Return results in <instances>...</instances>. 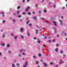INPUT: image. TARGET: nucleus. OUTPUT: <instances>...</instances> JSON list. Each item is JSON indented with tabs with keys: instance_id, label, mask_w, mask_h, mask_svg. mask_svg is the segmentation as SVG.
Segmentation results:
<instances>
[{
	"instance_id": "obj_1",
	"label": "nucleus",
	"mask_w": 67,
	"mask_h": 67,
	"mask_svg": "<svg viewBox=\"0 0 67 67\" xmlns=\"http://www.w3.org/2000/svg\"><path fill=\"white\" fill-rule=\"evenodd\" d=\"M20 30V32H23V28H22V27L21 28Z\"/></svg>"
},
{
	"instance_id": "obj_2",
	"label": "nucleus",
	"mask_w": 67,
	"mask_h": 67,
	"mask_svg": "<svg viewBox=\"0 0 67 67\" xmlns=\"http://www.w3.org/2000/svg\"><path fill=\"white\" fill-rule=\"evenodd\" d=\"M29 9H30V7H28V8H26L25 9V10L26 11H28V10H29Z\"/></svg>"
},
{
	"instance_id": "obj_3",
	"label": "nucleus",
	"mask_w": 67,
	"mask_h": 67,
	"mask_svg": "<svg viewBox=\"0 0 67 67\" xmlns=\"http://www.w3.org/2000/svg\"><path fill=\"white\" fill-rule=\"evenodd\" d=\"M54 24V25H57V24L56 23V22H54V21H53L52 22Z\"/></svg>"
},
{
	"instance_id": "obj_4",
	"label": "nucleus",
	"mask_w": 67,
	"mask_h": 67,
	"mask_svg": "<svg viewBox=\"0 0 67 67\" xmlns=\"http://www.w3.org/2000/svg\"><path fill=\"white\" fill-rule=\"evenodd\" d=\"M14 39L15 40H16L17 39H18V37L16 36L14 37Z\"/></svg>"
},
{
	"instance_id": "obj_5",
	"label": "nucleus",
	"mask_w": 67,
	"mask_h": 67,
	"mask_svg": "<svg viewBox=\"0 0 67 67\" xmlns=\"http://www.w3.org/2000/svg\"><path fill=\"white\" fill-rule=\"evenodd\" d=\"M51 20H55V18H53V17H51Z\"/></svg>"
},
{
	"instance_id": "obj_6",
	"label": "nucleus",
	"mask_w": 67,
	"mask_h": 67,
	"mask_svg": "<svg viewBox=\"0 0 67 67\" xmlns=\"http://www.w3.org/2000/svg\"><path fill=\"white\" fill-rule=\"evenodd\" d=\"M44 65L45 67H46L47 66V64H46L45 63H44Z\"/></svg>"
},
{
	"instance_id": "obj_7",
	"label": "nucleus",
	"mask_w": 67,
	"mask_h": 67,
	"mask_svg": "<svg viewBox=\"0 0 67 67\" xmlns=\"http://www.w3.org/2000/svg\"><path fill=\"white\" fill-rule=\"evenodd\" d=\"M5 35H4V34H3L2 35V37H3V38H4L5 37Z\"/></svg>"
},
{
	"instance_id": "obj_8",
	"label": "nucleus",
	"mask_w": 67,
	"mask_h": 67,
	"mask_svg": "<svg viewBox=\"0 0 67 67\" xmlns=\"http://www.w3.org/2000/svg\"><path fill=\"white\" fill-rule=\"evenodd\" d=\"M55 52H58V49L57 48H56V49H55Z\"/></svg>"
},
{
	"instance_id": "obj_9",
	"label": "nucleus",
	"mask_w": 67,
	"mask_h": 67,
	"mask_svg": "<svg viewBox=\"0 0 67 67\" xmlns=\"http://www.w3.org/2000/svg\"><path fill=\"white\" fill-rule=\"evenodd\" d=\"M32 13L34 15H35V14L36 13L34 12H32Z\"/></svg>"
},
{
	"instance_id": "obj_10",
	"label": "nucleus",
	"mask_w": 67,
	"mask_h": 67,
	"mask_svg": "<svg viewBox=\"0 0 67 67\" xmlns=\"http://www.w3.org/2000/svg\"><path fill=\"white\" fill-rule=\"evenodd\" d=\"M12 67H15V65L14 64H12Z\"/></svg>"
},
{
	"instance_id": "obj_11",
	"label": "nucleus",
	"mask_w": 67,
	"mask_h": 67,
	"mask_svg": "<svg viewBox=\"0 0 67 67\" xmlns=\"http://www.w3.org/2000/svg\"><path fill=\"white\" fill-rule=\"evenodd\" d=\"M38 56H39V57H41V54L40 53H38Z\"/></svg>"
},
{
	"instance_id": "obj_12",
	"label": "nucleus",
	"mask_w": 67,
	"mask_h": 67,
	"mask_svg": "<svg viewBox=\"0 0 67 67\" xmlns=\"http://www.w3.org/2000/svg\"><path fill=\"white\" fill-rule=\"evenodd\" d=\"M28 25L30 26V27H32V24H30Z\"/></svg>"
},
{
	"instance_id": "obj_13",
	"label": "nucleus",
	"mask_w": 67,
	"mask_h": 67,
	"mask_svg": "<svg viewBox=\"0 0 67 67\" xmlns=\"http://www.w3.org/2000/svg\"><path fill=\"white\" fill-rule=\"evenodd\" d=\"M22 13V14H23V15H25V13H24L23 12Z\"/></svg>"
},
{
	"instance_id": "obj_14",
	"label": "nucleus",
	"mask_w": 67,
	"mask_h": 67,
	"mask_svg": "<svg viewBox=\"0 0 67 67\" xmlns=\"http://www.w3.org/2000/svg\"><path fill=\"white\" fill-rule=\"evenodd\" d=\"M36 64H38V62L37 61H36Z\"/></svg>"
},
{
	"instance_id": "obj_15",
	"label": "nucleus",
	"mask_w": 67,
	"mask_h": 67,
	"mask_svg": "<svg viewBox=\"0 0 67 67\" xmlns=\"http://www.w3.org/2000/svg\"><path fill=\"white\" fill-rule=\"evenodd\" d=\"M20 37H21V38H23V36L21 35Z\"/></svg>"
},
{
	"instance_id": "obj_16",
	"label": "nucleus",
	"mask_w": 67,
	"mask_h": 67,
	"mask_svg": "<svg viewBox=\"0 0 67 67\" xmlns=\"http://www.w3.org/2000/svg\"><path fill=\"white\" fill-rule=\"evenodd\" d=\"M16 65L17 66H19V63H16Z\"/></svg>"
},
{
	"instance_id": "obj_17",
	"label": "nucleus",
	"mask_w": 67,
	"mask_h": 67,
	"mask_svg": "<svg viewBox=\"0 0 67 67\" xmlns=\"http://www.w3.org/2000/svg\"><path fill=\"white\" fill-rule=\"evenodd\" d=\"M40 20H44V19H43V18H40Z\"/></svg>"
},
{
	"instance_id": "obj_18",
	"label": "nucleus",
	"mask_w": 67,
	"mask_h": 67,
	"mask_svg": "<svg viewBox=\"0 0 67 67\" xmlns=\"http://www.w3.org/2000/svg\"><path fill=\"white\" fill-rule=\"evenodd\" d=\"M36 34H37V33H38V30H36Z\"/></svg>"
},
{
	"instance_id": "obj_19",
	"label": "nucleus",
	"mask_w": 67,
	"mask_h": 67,
	"mask_svg": "<svg viewBox=\"0 0 67 67\" xmlns=\"http://www.w3.org/2000/svg\"><path fill=\"white\" fill-rule=\"evenodd\" d=\"M19 8H20V6H19L18 7H17V9H19Z\"/></svg>"
},
{
	"instance_id": "obj_20",
	"label": "nucleus",
	"mask_w": 67,
	"mask_h": 67,
	"mask_svg": "<svg viewBox=\"0 0 67 67\" xmlns=\"http://www.w3.org/2000/svg\"><path fill=\"white\" fill-rule=\"evenodd\" d=\"M1 14H4V12H1Z\"/></svg>"
},
{
	"instance_id": "obj_21",
	"label": "nucleus",
	"mask_w": 67,
	"mask_h": 67,
	"mask_svg": "<svg viewBox=\"0 0 67 67\" xmlns=\"http://www.w3.org/2000/svg\"><path fill=\"white\" fill-rule=\"evenodd\" d=\"M56 30H55L54 31V33H56Z\"/></svg>"
},
{
	"instance_id": "obj_22",
	"label": "nucleus",
	"mask_w": 67,
	"mask_h": 67,
	"mask_svg": "<svg viewBox=\"0 0 67 67\" xmlns=\"http://www.w3.org/2000/svg\"><path fill=\"white\" fill-rule=\"evenodd\" d=\"M39 13H41V12H42L41 10H39L38 12Z\"/></svg>"
},
{
	"instance_id": "obj_23",
	"label": "nucleus",
	"mask_w": 67,
	"mask_h": 67,
	"mask_svg": "<svg viewBox=\"0 0 67 67\" xmlns=\"http://www.w3.org/2000/svg\"><path fill=\"white\" fill-rule=\"evenodd\" d=\"M53 63L52 62H51L50 63V64H51V65H53Z\"/></svg>"
},
{
	"instance_id": "obj_24",
	"label": "nucleus",
	"mask_w": 67,
	"mask_h": 67,
	"mask_svg": "<svg viewBox=\"0 0 67 67\" xmlns=\"http://www.w3.org/2000/svg\"><path fill=\"white\" fill-rule=\"evenodd\" d=\"M60 22L61 23V24H62V22H63L62 21L60 20Z\"/></svg>"
},
{
	"instance_id": "obj_25",
	"label": "nucleus",
	"mask_w": 67,
	"mask_h": 67,
	"mask_svg": "<svg viewBox=\"0 0 67 67\" xmlns=\"http://www.w3.org/2000/svg\"><path fill=\"white\" fill-rule=\"evenodd\" d=\"M2 22H3V23L5 22V20H3L2 21Z\"/></svg>"
},
{
	"instance_id": "obj_26",
	"label": "nucleus",
	"mask_w": 67,
	"mask_h": 67,
	"mask_svg": "<svg viewBox=\"0 0 67 67\" xmlns=\"http://www.w3.org/2000/svg\"><path fill=\"white\" fill-rule=\"evenodd\" d=\"M60 53H63V51H60Z\"/></svg>"
},
{
	"instance_id": "obj_27",
	"label": "nucleus",
	"mask_w": 67,
	"mask_h": 67,
	"mask_svg": "<svg viewBox=\"0 0 67 67\" xmlns=\"http://www.w3.org/2000/svg\"><path fill=\"white\" fill-rule=\"evenodd\" d=\"M9 46H10L9 44H8L7 46V47H9Z\"/></svg>"
},
{
	"instance_id": "obj_28",
	"label": "nucleus",
	"mask_w": 67,
	"mask_h": 67,
	"mask_svg": "<svg viewBox=\"0 0 67 67\" xmlns=\"http://www.w3.org/2000/svg\"><path fill=\"white\" fill-rule=\"evenodd\" d=\"M27 34H28V36H30V33H28Z\"/></svg>"
},
{
	"instance_id": "obj_29",
	"label": "nucleus",
	"mask_w": 67,
	"mask_h": 67,
	"mask_svg": "<svg viewBox=\"0 0 67 67\" xmlns=\"http://www.w3.org/2000/svg\"><path fill=\"white\" fill-rule=\"evenodd\" d=\"M33 19H36V17H34Z\"/></svg>"
},
{
	"instance_id": "obj_30",
	"label": "nucleus",
	"mask_w": 67,
	"mask_h": 67,
	"mask_svg": "<svg viewBox=\"0 0 67 67\" xmlns=\"http://www.w3.org/2000/svg\"><path fill=\"white\" fill-rule=\"evenodd\" d=\"M66 34H67L66 33H65L64 35L66 36Z\"/></svg>"
},
{
	"instance_id": "obj_31",
	"label": "nucleus",
	"mask_w": 67,
	"mask_h": 67,
	"mask_svg": "<svg viewBox=\"0 0 67 67\" xmlns=\"http://www.w3.org/2000/svg\"><path fill=\"white\" fill-rule=\"evenodd\" d=\"M62 9H65V8L64 7H63L62 8Z\"/></svg>"
},
{
	"instance_id": "obj_32",
	"label": "nucleus",
	"mask_w": 67,
	"mask_h": 67,
	"mask_svg": "<svg viewBox=\"0 0 67 67\" xmlns=\"http://www.w3.org/2000/svg\"><path fill=\"white\" fill-rule=\"evenodd\" d=\"M34 40H36V37H34Z\"/></svg>"
},
{
	"instance_id": "obj_33",
	"label": "nucleus",
	"mask_w": 67,
	"mask_h": 67,
	"mask_svg": "<svg viewBox=\"0 0 67 67\" xmlns=\"http://www.w3.org/2000/svg\"><path fill=\"white\" fill-rule=\"evenodd\" d=\"M27 63L26 62V66H27Z\"/></svg>"
},
{
	"instance_id": "obj_34",
	"label": "nucleus",
	"mask_w": 67,
	"mask_h": 67,
	"mask_svg": "<svg viewBox=\"0 0 67 67\" xmlns=\"http://www.w3.org/2000/svg\"><path fill=\"white\" fill-rule=\"evenodd\" d=\"M29 21H27V24H28V23H29Z\"/></svg>"
},
{
	"instance_id": "obj_35",
	"label": "nucleus",
	"mask_w": 67,
	"mask_h": 67,
	"mask_svg": "<svg viewBox=\"0 0 67 67\" xmlns=\"http://www.w3.org/2000/svg\"><path fill=\"white\" fill-rule=\"evenodd\" d=\"M48 42H49V43H51V41L50 40H49L48 41Z\"/></svg>"
},
{
	"instance_id": "obj_36",
	"label": "nucleus",
	"mask_w": 67,
	"mask_h": 67,
	"mask_svg": "<svg viewBox=\"0 0 67 67\" xmlns=\"http://www.w3.org/2000/svg\"><path fill=\"white\" fill-rule=\"evenodd\" d=\"M3 46H4V44H2Z\"/></svg>"
},
{
	"instance_id": "obj_37",
	"label": "nucleus",
	"mask_w": 67,
	"mask_h": 67,
	"mask_svg": "<svg viewBox=\"0 0 67 67\" xmlns=\"http://www.w3.org/2000/svg\"><path fill=\"white\" fill-rule=\"evenodd\" d=\"M43 12H46V10H44Z\"/></svg>"
},
{
	"instance_id": "obj_38",
	"label": "nucleus",
	"mask_w": 67,
	"mask_h": 67,
	"mask_svg": "<svg viewBox=\"0 0 67 67\" xmlns=\"http://www.w3.org/2000/svg\"><path fill=\"white\" fill-rule=\"evenodd\" d=\"M21 16H18V18H21Z\"/></svg>"
},
{
	"instance_id": "obj_39",
	"label": "nucleus",
	"mask_w": 67,
	"mask_h": 67,
	"mask_svg": "<svg viewBox=\"0 0 67 67\" xmlns=\"http://www.w3.org/2000/svg\"><path fill=\"white\" fill-rule=\"evenodd\" d=\"M24 1H25V0H23L22 2H24Z\"/></svg>"
},
{
	"instance_id": "obj_40",
	"label": "nucleus",
	"mask_w": 67,
	"mask_h": 67,
	"mask_svg": "<svg viewBox=\"0 0 67 67\" xmlns=\"http://www.w3.org/2000/svg\"><path fill=\"white\" fill-rule=\"evenodd\" d=\"M27 2H29L30 1V0H27Z\"/></svg>"
},
{
	"instance_id": "obj_41",
	"label": "nucleus",
	"mask_w": 67,
	"mask_h": 67,
	"mask_svg": "<svg viewBox=\"0 0 67 67\" xmlns=\"http://www.w3.org/2000/svg\"><path fill=\"white\" fill-rule=\"evenodd\" d=\"M43 46H44V47H46V46L45 45H43Z\"/></svg>"
},
{
	"instance_id": "obj_42",
	"label": "nucleus",
	"mask_w": 67,
	"mask_h": 67,
	"mask_svg": "<svg viewBox=\"0 0 67 67\" xmlns=\"http://www.w3.org/2000/svg\"><path fill=\"white\" fill-rule=\"evenodd\" d=\"M33 58H35V56L34 55L33 56Z\"/></svg>"
},
{
	"instance_id": "obj_43",
	"label": "nucleus",
	"mask_w": 67,
	"mask_h": 67,
	"mask_svg": "<svg viewBox=\"0 0 67 67\" xmlns=\"http://www.w3.org/2000/svg\"><path fill=\"white\" fill-rule=\"evenodd\" d=\"M53 42H55V40L54 39L53 40Z\"/></svg>"
},
{
	"instance_id": "obj_44",
	"label": "nucleus",
	"mask_w": 67,
	"mask_h": 67,
	"mask_svg": "<svg viewBox=\"0 0 67 67\" xmlns=\"http://www.w3.org/2000/svg\"><path fill=\"white\" fill-rule=\"evenodd\" d=\"M47 37V36H46L45 37H44V38L45 39Z\"/></svg>"
},
{
	"instance_id": "obj_45",
	"label": "nucleus",
	"mask_w": 67,
	"mask_h": 67,
	"mask_svg": "<svg viewBox=\"0 0 67 67\" xmlns=\"http://www.w3.org/2000/svg\"><path fill=\"white\" fill-rule=\"evenodd\" d=\"M13 21L14 22H15V20H14Z\"/></svg>"
},
{
	"instance_id": "obj_46",
	"label": "nucleus",
	"mask_w": 67,
	"mask_h": 67,
	"mask_svg": "<svg viewBox=\"0 0 67 67\" xmlns=\"http://www.w3.org/2000/svg\"><path fill=\"white\" fill-rule=\"evenodd\" d=\"M28 14H29V15L31 14V13H28Z\"/></svg>"
},
{
	"instance_id": "obj_47",
	"label": "nucleus",
	"mask_w": 67,
	"mask_h": 67,
	"mask_svg": "<svg viewBox=\"0 0 67 67\" xmlns=\"http://www.w3.org/2000/svg\"><path fill=\"white\" fill-rule=\"evenodd\" d=\"M2 16L3 17H4V15H2Z\"/></svg>"
},
{
	"instance_id": "obj_48",
	"label": "nucleus",
	"mask_w": 67,
	"mask_h": 67,
	"mask_svg": "<svg viewBox=\"0 0 67 67\" xmlns=\"http://www.w3.org/2000/svg\"><path fill=\"white\" fill-rule=\"evenodd\" d=\"M56 46H58V44H56Z\"/></svg>"
},
{
	"instance_id": "obj_49",
	"label": "nucleus",
	"mask_w": 67,
	"mask_h": 67,
	"mask_svg": "<svg viewBox=\"0 0 67 67\" xmlns=\"http://www.w3.org/2000/svg\"><path fill=\"white\" fill-rule=\"evenodd\" d=\"M11 35H12V36H13V34H11Z\"/></svg>"
},
{
	"instance_id": "obj_50",
	"label": "nucleus",
	"mask_w": 67,
	"mask_h": 67,
	"mask_svg": "<svg viewBox=\"0 0 67 67\" xmlns=\"http://www.w3.org/2000/svg\"><path fill=\"white\" fill-rule=\"evenodd\" d=\"M23 55H25V53H23Z\"/></svg>"
},
{
	"instance_id": "obj_51",
	"label": "nucleus",
	"mask_w": 67,
	"mask_h": 67,
	"mask_svg": "<svg viewBox=\"0 0 67 67\" xmlns=\"http://www.w3.org/2000/svg\"><path fill=\"white\" fill-rule=\"evenodd\" d=\"M17 12V13H18V14H19V12Z\"/></svg>"
},
{
	"instance_id": "obj_52",
	"label": "nucleus",
	"mask_w": 67,
	"mask_h": 67,
	"mask_svg": "<svg viewBox=\"0 0 67 67\" xmlns=\"http://www.w3.org/2000/svg\"><path fill=\"white\" fill-rule=\"evenodd\" d=\"M44 1V0H42V1H41L42 2H43Z\"/></svg>"
},
{
	"instance_id": "obj_53",
	"label": "nucleus",
	"mask_w": 67,
	"mask_h": 67,
	"mask_svg": "<svg viewBox=\"0 0 67 67\" xmlns=\"http://www.w3.org/2000/svg\"><path fill=\"white\" fill-rule=\"evenodd\" d=\"M36 7H37V5H36Z\"/></svg>"
},
{
	"instance_id": "obj_54",
	"label": "nucleus",
	"mask_w": 67,
	"mask_h": 67,
	"mask_svg": "<svg viewBox=\"0 0 67 67\" xmlns=\"http://www.w3.org/2000/svg\"><path fill=\"white\" fill-rule=\"evenodd\" d=\"M23 67H26V66L25 65V66H23Z\"/></svg>"
},
{
	"instance_id": "obj_55",
	"label": "nucleus",
	"mask_w": 67,
	"mask_h": 67,
	"mask_svg": "<svg viewBox=\"0 0 67 67\" xmlns=\"http://www.w3.org/2000/svg\"><path fill=\"white\" fill-rule=\"evenodd\" d=\"M56 67H58V65H56Z\"/></svg>"
},
{
	"instance_id": "obj_56",
	"label": "nucleus",
	"mask_w": 67,
	"mask_h": 67,
	"mask_svg": "<svg viewBox=\"0 0 67 67\" xmlns=\"http://www.w3.org/2000/svg\"><path fill=\"white\" fill-rule=\"evenodd\" d=\"M63 35V34H61V35L62 36Z\"/></svg>"
},
{
	"instance_id": "obj_57",
	"label": "nucleus",
	"mask_w": 67,
	"mask_h": 67,
	"mask_svg": "<svg viewBox=\"0 0 67 67\" xmlns=\"http://www.w3.org/2000/svg\"><path fill=\"white\" fill-rule=\"evenodd\" d=\"M38 43H40V41H38Z\"/></svg>"
},
{
	"instance_id": "obj_58",
	"label": "nucleus",
	"mask_w": 67,
	"mask_h": 67,
	"mask_svg": "<svg viewBox=\"0 0 67 67\" xmlns=\"http://www.w3.org/2000/svg\"><path fill=\"white\" fill-rule=\"evenodd\" d=\"M61 18H62V19H63V16H61Z\"/></svg>"
},
{
	"instance_id": "obj_59",
	"label": "nucleus",
	"mask_w": 67,
	"mask_h": 67,
	"mask_svg": "<svg viewBox=\"0 0 67 67\" xmlns=\"http://www.w3.org/2000/svg\"><path fill=\"white\" fill-rule=\"evenodd\" d=\"M58 36H59V35H57V37H58Z\"/></svg>"
},
{
	"instance_id": "obj_60",
	"label": "nucleus",
	"mask_w": 67,
	"mask_h": 67,
	"mask_svg": "<svg viewBox=\"0 0 67 67\" xmlns=\"http://www.w3.org/2000/svg\"><path fill=\"white\" fill-rule=\"evenodd\" d=\"M0 55H1V53H0Z\"/></svg>"
},
{
	"instance_id": "obj_61",
	"label": "nucleus",
	"mask_w": 67,
	"mask_h": 67,
	"mask_svg": "<svg viewBox=\"0 0 67 67\" xmlns=\"http://www.w3.org/2000/svg\"><path fill=\"white\" fill-rule=\"evenodd\" d=\"M26 18H27V19H29L28 17H27Z\"/></svg>"
},
{
	"instance_id": "obj_62",
	"label": "nucleus",
	"mask_w": 67,
	"mask_h": 67,
	"mask_svg": "<svg viewBox=\"0 0 67 67\" xmlns=\"http://www.w3.org/2000/svg\"><path fill=\"white\" fill-rule=\"evenodd\" d=\"M65 40H66V41H67V38H66Z\"/></svg>"
},
{
	"instance_id": "obj_63",
	"label": "nucleus",
	"mask_w": 67,
	"mask_h": 67,
	"mask_svg": "<svg viewBox=\"0 0 67 67\" xmlns=\"http://www.w3.org/2000/svg\"><path fill=\"white\" fill-rule=\"evenodd\" d=\"M63 56H65V55L64 54V55H63Z\"/></svg>"
},
{
	"instance_id": "obj_64",
	"label": "nucleus",
	"mask_w": 67,
	"mask_h": 67,
	"mask_svg": "<svg viewBox=\"0 0 67 67\" xmlns=\"http://www.w3.org/2000/svg\"><path fill=\"white\" fill-rule=\"evenodd\" d=\"M23 60H24V58H23Z\"/></svg>"
}]
</instances>
